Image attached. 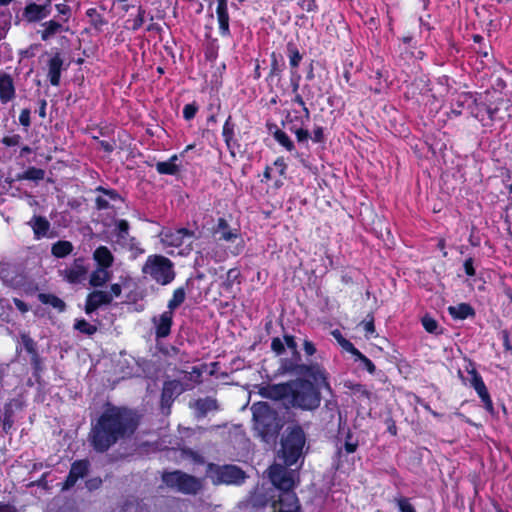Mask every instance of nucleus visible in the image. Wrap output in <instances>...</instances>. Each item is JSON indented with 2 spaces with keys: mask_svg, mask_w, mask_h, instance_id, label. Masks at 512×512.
I'll return each mask as SVG.
<instances>
[{
  "mask_svg": "<svg viewBox=\"0 0 512 512\" xmlns=\"http://www.w3.org/2000/svg\"><path fill=\"white\" fill-rule=\"evenodd\" d=\"M192 234L186 229L168 230L162 233V242L167 246L179 247L185 239H190Z\"/></svg>",
  "mask_w": 512,
  "mask_h": 512,
  "instance_id": "a211bd4d",
  "label": "nucleus"
},
{
  "mask_svg": "<svg viewBox=\"0 0 512 512\" xmlns=\"http://www.w3.org/2000/svg\"><path fill=\"white\" fill-rule=\"evenodd\" d=\"M305 435L300 427H293L282 442V457L286 465L291 466L302 456Z\"/></svg>",
  "mask_w": 512,
  "mask_h": 512,
  "instance_id": "39448f33",
  "label": "nucleus"
},
{
  "mask_svg": "<svg viewBox=\"0 0 512 512\" xmlns=\"http://www.w3.org/2000/svg\"><path fill=\"white\" fill-rule=\"evenodd\" d=\"M55 8L58 11V13L62 15H67L70 12V8L66 4H57Z\"/></svg>",
  "mask_w": 512,
  "mask_h": 512,
  "instance_id": "bf43d9fd",
  "label": "nucleus"
},
{
  "mask_svg": "<svg viewBox=\"0 0 512 512\" xmlns=\"http://www.w3.org/2000/svg\"><path fill=\"white\" fill-rule=\"evenodd\" d=\"M163 482L167 486L186 494H194L201 488V483L197 478L180 471L165 473Z\"/></svg>",
  "mask_w": 512,
  "mask_h": 512,
  "instance_id": "0eeeda50",
  "label": "nucleus"
},
{
  "mask_svg": "<svg viewBox=\"0 0 512 512\" xmlns=\"http://www.w3.org/2000/svg\"><path fill=\"white\" fill-rule=\"evenodd\" d=\"M280 369L282 373L308 375L317 385L320 386L322 383L326 390L331 391L330 384L327 381V374L318 364L297 365L291 361H284Z\"/></svg>",
  "mask_w": 512,
  "mask_h": 512,
  "instance_id": "423d86ee",
  "label": "nucleus"
},
{
  "mask_svg": "<svg viewBox=\"0 0 512 512\" xmlns=\"http://www.w3.org/2000/svg\"><path fill=\"white\" fill-rule=\"evenodd\" d=\"M464 269L468 276H474L475 275V269L473 267V260L472 258L467 259L464 262Z\"/></svg>",
  "mask_w": 512,
  "mask_h": 512,
  "instance_id": "6e6d98bb",
  "label": "nucleus"
},
{
  "mask_svg": "<svg viewBox=\"0 0 512 512\" xmlns=\"http://www.w3.org/2000/svg\"><path fill=\"white\" fill-rule=\"evenodd\" d=\"M271 349L277 355H280L285 350V342H283L280 338H274L271 342Z\"/></svg>",
  "mask_w": 512,
  "mask_h": 512,
  "instance_id": "a18cd8bd",
  "label": "nucleus"
},
{
  "mask_svg": "<svg viewBox=\"0 0 512 512\" xmlns=\"http://www.w3.org/2000/svg\"><path fill=\"white\" fill-rule=\"evenodd\" d=\"M73 251V245L70 241L60 240L51 247V253L57 258H63Z\"/></svg>",
  "mask_w": 512,
  "mask_h": 512,
  "instance_id": "7c9ffc66",
  "label": "nucleus"
},
{
  "mask_svg": "<svg viewBox=\"0 0 512 512\" xmlns=\"http://www.w3.org/2000/svg\"><path fill=\"white\" fill-rule=\"evenodd\" d=\"M325 388L305 379H295L285 383L270 385L264 389V395L282 400L285 405L301 410H315L320 406L321 394L319 389Z\"/></svg>",
  "mask_w": 512,
  "mask_h": 512,
  "instance_id": "f03ea898",
  "label": "nucleus"
},
{
  "mask_svg": "<svg viewBox=\"0 0 512 512\" xmlns=\"http://www.w3.org/2000/svg\"><path fill=\"white\" fill-rule=\"evenodd\" d=\"M186 294L183 288H177L172 298L168 302V311L173 312L174 309L179 307L185 300Z\"/></svg>",
  "mask_w": 512,
  "mask_h": 512,
  "instance_id": "72a5a7b5",
  "label": "nucleus"
},
{
  "mask_svg": "<svg viewBox=\"0 0 512 512\" xmlns=\"http://www.w3.org/2000/svg\"><path fill=\"white\" fill-rule=\"evenodd\" d=\"M173 322V312L165 311L158 317L153 318L155 333L158 338H165L169 335Z\"/></svg>",
  "mask_w": 512,
  "mask_h": 512,
  "instance_id": "aec40b11",
  "label": "nucleus"
},
{
  "mask_svg": "<svg viewBox=\"0 0 512 512\" xmlns=\"http://www.w3.org/2000/svg\"><path fill=\"white\" fill-rule=\"evenodd\" d=\"M229 279H235L238 277V272L234 269H230L227 273Z\"/></svg>",
  "mask_w": 512,
  "mask_h": 512,
  "instance_id": "774afa93",
  "label": "nucleus"
},
{
  "mask_svg": "<svg viewBox=\"0 0 512 512\" xmlns=\"http://www.w3.org/2000/svg\"><path fill=\"white\" fill-rule=\"evenodd\" d=\"M0 512H16V509L7 504H0Z\"/></svg>",
  "mask_w": 512,
  "mask_h": 512,
  "instance_id": "e2e57ef3",
  "label": "nucleus"
},
{
  "mask_svg": "<svg viewBox=\"0 0 512 512\" xmlns=\"http://www.w3.org/2000/svg\"><path fill=\"white\" fill-rule=\"evenodd\" d=\"M218 5L216 9L217 20L219 23V30L221 35H229V15L227 10L226 0H217Z\"/></svg>",
  "mask_w": 512,
  "mask_h": 512,
  "instance_id": "b1692460",
  "label": "nucleus"
},
{
  "mask_svg": "<svg viewBox=\"0 0 512 512\" xmlns=\"http://www.w3.org/2000/svg\"><path fill=\"white\" fill-rule=\"evenodd\" d=\"M184 388L178 381H168L164 384L163 390H162V396H161V405L162 408L169 409L172 401L174 398L178 395H180L183 392Z\"/></svg>",
  "mask_w": 512,
  "mask_h": 512,
  "instance_id": "6ab92c4d",
  "label": "nucleus"
},
{
  "mask_svg": "<svg viewBox=\"0 0 512 512\" xmlns=\"http://www.w3.org/2000/svg\"><path fill=\"white\" fill-rule=\"evenodd\" d=\"M332 336L335 338V340L339 343L341 342V340L344 338L343 335L341 334V332L339 330H333L331 332Z\"/></svg>",
  "mask_w": 512,
  "mask_h": 512,
  "instance_id": "69168bd1",
  "label": "nucleus"
},
{
  "mask_svg": "<svg viewBox=\"0 0 512 512\" xmlns=\"http://www.w3.org/2000/svg\"><path fill=\"white\" fill-rule=\"evenodd\" d=\"M136 426L133 413L116 407L108 408L92 429V444L96 450L106 451L120 437L133 433Z\"/></svg>",
  "mask_w": 512,
  "mask_h": 512,
  "instance_id": "f257e3e1",
  "label": "nucleus"
},
{
  "mask_svg": "<svg viewBox=\"0 0 512 512\" xmlns=\"http://www.w3.org/2000/svg\"><path fill=\"white\" fill-rule=\"evenodd\" d=\"M422 325L425 328V330L429 333L436 332V330L438 328V324H437L436 320H434L432 317H429V316H424L422 318Z\"/></svg>",
  "mask_w": 512,
  "mask_h": 512,
  "instance_id": "4c0bfd02",
  "label": "nucleus"
},
{
  "mask_svg": "<svg viewBox=\"0 0 512 512\" xmlns=\"http://www.w3.org/2000/svg\"><path fill=\"white\" fill-rule=\"evenodd\" d=\"M214 234L218 237V240L234 245L231 249V254L239 255L244 250V239L241 237L239 231L236 228L230 227L224 218L218 220Z\"/></svg>",
  "mask_w": 512,
  "mask_h": 512,
  "instance_id": "6e6552de",
  "label": "nucleus"
},
{
  "mask_svg": "<svg viewBox=\"0 0 512 512\" xmlns=\"http://www.w3.org/2000/svg\"><path fill=\"white\" fill-rule=\"evenodd\" d=\"M347 387H349L355 395H359L361 397H366V398L370 397V392L366 389L365 386H363L361 384H351V385H347Z\"/></svg>",
  "mask_w": 512,
  "mask_h": 512,
  "instance_id": "a19ab883",
  "label": "nucleus"
},
{
  "mask_svg": "<svg viewBox=\"0 0 512 512\" xmlns=\"http://www.w3.org/2000/svg\"><path fill=\"white\" fill-rule=\"evenodd\" d=\"M357 445L353 443L346 442L345 450L347 453H353L356 450Z\"/></svg>",
  "mask_w": 512,
  "mask_h": 512,
  "instance_id": "0e129e2a",
  "label": "nucleus"
},
{
  "mask_svg": "<svg viewBox=\"0 0 512 512\" xmlns=\"http://www.w3.org/2000/svg\"><path fill=\"white\" fill-rule=\"evenodd\" d=\"M93 259L97 263V267L110 268L114 262V256L110 249L106 246H99L93 252Z\"/></svg>",
  "mask_w": 512,
  "mask_h": 512,
  "instance_id": "393cba45",
  "label": "nucleus"
},
{
  "mask_svg": "<svg viewBox=\"0 0 512 512\" xmlns=\"http://www.w3.org/2000/svg\"><path fill=\"white\" fill-rule=\"evenodd\" d=\"M269 478L281 492H292L295 485L294 474L284 466L274 464L269 468Z\"/></svg>",
  "mask_w": 512,
  "mask_h": 512,
  "instance_id": "1a4fd4ad",
  "label": "nucleus"
},
{
  "mask_svg": "<svg viewBox=\"0 0 512 512\" xmlns=\"http://www.w3.org/2000/svg\"><path fill=\"white\" fill-rule=\"evenodd\" d=\"M101 485V479L100 478H94L90 479L86 482V486L89 490L97 489Z\"/></svg>",
  "mask_w": 512,
  "mask_h": 512,
  "instance_id": "13d9d810",
  "label": "nucleus"
},
{
  "mask_svg": "<svg viewBox=\"0 0 512 512\" xmlns=\"http://www.w3.org/2000/svg\"><path fill=\"white\" fill-rule=\"evenodd\" d=\"M345 351L351 353L355 357L360 355V351L354 347V345L347 339L343 338L341 342L338 343Z\"/></svg>",
  "mask_w": 512,
  "mask_h": 512,
  "instance_id": "37998d69",
  "label": "nucleus"
},
{
  "mask_svg": "<svg viewBox=\"0 0 512 512\" xmlns=\"http://www.w3.org/2000/svg\"><path fill=\"white\" fill-rule=\"evenodd\" d=\"M15 97V87L12 77L6 73H0V101L7 103Z\"/></svg>",
  "mask_w": 512,
  "mask_h": 512,
  "instance_id": "4be33fe9",
  "label": "nucleus"
},
{
  "mask_svg": "<svg viewBox=\"0 0 512 512\" xmlns=\"http://www.w3.org/2000/svg\"><path fill=\"white\" fill-rule=\"evenodd\" d=\"M42 28L43 29L40 31V33L41 39L43 41L49 40L51 37L63 30L62 24L54 20L44 22L42 24Z\"/></svg>",
  "mask_w": 512,
  "mask_h": 512,
  "instance_id": "c85d7f7f",
  "label": "nucleus"
},
{
  "mask_svg": "<svg viewBox=\"0 0 512 512\" xmlns=\"http://www.w3.org/2000/svg\"><path fill=\"white\" fill-rule=\"evenodd\" d=\"M303 348H304L305 353L309 356H312L316 352V348H315L314 344L309 340L304 341Z\"/></svg>",
  "mask_w": 512,
  "mask_h": 512,
  "instance_id": "4d7b16f0",
  "label": "nucleus"
},
{
  "mask_svg": "<svg viewBox=\"0 0 512 512\" xmlns=\"http://www.w3.org/2000/svg\"><path fill=\"white\" fill-rule=\"evenodd\" d=\"M323 138V129L321 127H317L313 131V139L315 142H320Z\"/></svg>",
  "mask_w": 512,
  "mask_h": 512,
  "instance_id": "052dcab7",
  "label": "nucleus"
},
{
  "mask_svg": "<svg viewBox=\"0 0 512 512\" xmlns=\"http://www.w3.org/2000/svg\"><path fill=\"white\" fill-rule=\"evenodd\" d=\"M112 272L108 268L97 267L89 278V284L93 287H102L112 278Z\"/></svg>",
  "mask_w": 512,
  "mask_h": 512,
  "instance_id": "a878e982",
  "label": "nucleus"
},
{
  "mask_svg": "<svg viewBox=\"0 0 512 512\" xmlns=\"http://www.w3.org/2000/svg\"><path fill=\"white\" fill-rule=\"evenodd\" d=\"M448 312L454 319L459 320H464L469 316L474 315L473 308L467 303H461L456 306H449Z\"/></svg>",
  "mask_w": 512,
  "mask_h": 512,
  "instance_id": "cd10ccee",
  "label": "nucleus"
},
{
  "mask_svg": "<svg viewBox=\"0 0 512 512\" xmlns=\"http://www.w3.org/2000/svg\"><path fill=\"white\" fill-rule=\"evenodd\" d=\"M63 64L64 61L59 53H56L48 61V78L53 86H58L60 83Z\"/></svg>",
  "mask_w": 512,
  "mask_h": 512,
  "instance_id": "412c9836",
  "label": "nucleus"
},
{
  "mask_svg": "<svg viewBox=\"0 0 512 512\" xmlns=\"http://www.w3.org/2000/svg\"><path fill=\"white\" fill-rule=\"evenodd\" d=\"M285 345L292 351L293 355L299 357V353L297 350V344L293 336L286 335L284 336Z\"/></svg>",
  "mask_w": 512,
  "mask_h": 512,
  "instance_id": "49530a36",
  "label": "nucleus"
},
{
  "mask_svg": "<svg viewBox=\"0 0 512 512\" xmlns=\"http://www.w3.org/2000/svg\"><path fill=\"white\" fill-rule=\"evenodd\" d=\"M468 373L471 376L470 385L475 389L478 396L484 403L486 409L492 410V401L482 377L477 373L475 369L469 370Z\"/></svg>",
  "mask_w": 512,
  "mask_h": 512,
  "instance_id": "2eb2a0df",
  "label": "nucleus"
},
{
  "mask_svg": "<svg viewBox=\"0 0 512 512\" xmlns=\"http://www.w3.org/2000/svg\"><path fill=\"white\" fill-rule=\"evenodd\" d=\"M197 112V107L194 104H187L183 108V116L186 120H191L195 117Z\"/></svg>",
  "mask_w": 512,
  "mask_h": 512,
  "instance_id": "de8ad7c7",
  "label": "nucleus"
},
{
  "mask_svg": "<svg viewBox=\"0 0 512 512\" xmlns=\"http://www.w3.org/2000/svg\"><path fill=\"white\" fill-rule=\"evenodd\" d=\"M74 328L86 335H93L97 331L96 326L88 323L84 319L76 320V322L74 324Z\"/></svg>",
  "mask_w": 512,
  "mask_h": 512,
  "instance_id": "f704fd0d",
  "label": "nucleus"
},
{
  "mask_svg": "<svg viewBox=\"0 0 512 512\" xmlns=\"http://www.w3.org/2000/svg\"><path fill=\"white\" fill-rule=\"evenodd\" d=\"M293 101L302 107V110L304 112V118L309 119L310 113H309L308 108L305 106V103H304L302 97L300 95H296Z\"/></svg>",
  "mask_w": 512,
  "mask_h": 512,
  "instance_id": "5fc2aeb1",
  "label": "nucleus"
},
{
  "mask_svg": "<svg viewBox=\"0 0 512 512\" xmlns=\"http://www.w3.org/2000/svg\"><path fill=\"white\" fill-rule=\"evenodd\" d=\"M21 137L18 134L12 135V136H5L2 139V143L5 146H17L20 143Z\"/></svg>",
  "mask_w": 512,
  "mask_h": 512,
  "instance_id": "09e8293b",
  "label": "nucleus"
},
{
  "mask_svg": "<svg viewBox=\"0 0 512 512\" xmlns=\"http://www.w3.org/2000/svg\"><path fill=\"white\" fill-rule=\"evenodd\" d=\"M28 225L32 228L36 240L46 237L50 229L49 221L43 216L34 215Z\"/></svg>",
  "mask_w": 512,
  "mask_h": 512,
  "instance_id": "5701e85b",
  "label": "nucleus"
},
{
  "mask_svg": "<svg viewBox=\"0 0 512 512\" xmlns=\"http://www.w3.org/2000/svg\"><path fill=\"white\" fill-rule=\"evenodd\" d=\"M301 59L302 56L296 48H289V62L291 67L297 68Z\"/></svg>",
  "mask_w": 512,
  "mask_h": 512,
  "instance_id": "ea45409f",
  "label": "nucleus"
},
{
  "mask_svg": "<svg viewBox=\"0 0 512 512\" xmlns=\"http://www.w3.org/2000/svg\"><path fill=\"white\" fill-rule=\"evenodd\" d=\"M274 138L280 145L285 147L288 151L294 150V144L285 132L277 130L274 133Z\"/></svg>",
  "mask_w": 512,
  "mask_h": 512,
  "instance_id": "c9c22d12",
  "label": "nucleus"
},
{
  "mask_svg": "<svg viewBox=\"0 0 512 512\" xmlns=\"http://www.w3.org/2000/svg\"><path fill=\"white\" fill-rule=\"evenodd\" d=\"M45 176L44 170L36 167H29L23 174L18 175L19 180H42Z\"/></svg>",
  "mask_w": 512,
  "mask_h": 512,
  "instance_id": "473e14b6",
  "label": "nucleus"
},
{
  "mask_svg": "<svg viewBox=\"0 0 512 512\" xmlns=\"http://www.w3.org/2000/svg\"><path fill=\"white\" fill-rule=\"evenodd\" d=\"M42 301L46 304H50L54 308H57L59 311L64 310L65 303L58 297L53 295H42Z\"/></svg>",
  "mask_w": 512,
  "mask_h": 512,
  "instance_id": "e433bc0d",
  "label": "nucleus"
},
{
  "mask_svg": "<svg viewBox=\"0 0 512 512\" xmlns=\"http://www.w3.org/2000/svg\"><path fill=\"white\" fill-rule=\"evenodd\" d=\"M360 325L363 327L364 331L366 332L367 337L374 334L375 332V326H374V318L372 316H369L368 319H365L360 323Z\"/></svg>",
  "mask_w": 512,
  "mask_h": 512,
  "instance_id": "79ce46f5",
  "label": "nucleus"
},
{
  "mask_svg": "<svg viewBox=\"0 0 512 512\" xmlns=\"http://www.w3.org/2000/svg\"><path fill=\"white\" fill-rule=\"evenodd\" d=\"M111 303V295L107 291L94 290L86 298L85 312L91 314L103 305Z\"/></svg>",
  "mask_w": 512,
  "mask_h": 512,
  "instance_id": "dca6fc26",
  "label": "nucleus"
},
{
  "mask_svg": "<svg viewBox=\"0 0 512 512\" xmlns=\"http://www.w3.org/2000/svg\"><path fill=\"white\" fill-rule=\"evenodd\" d=\"M108 292V295H111V301L113 300V298L115 297H119L122 293V288H121V285L120 284H112L110 286V291H107Z\"/></svg>",
  "mask_w": 512,
  "mask_h": 512,
  "instance_id": "864d4df0",
  "label": "nucleus"
},
{
  "mask_svg": "<svg viewBox=\"0 0 512 512\" xmlns=\"http://www.w3.org/2000/svg\"><path fill=\"white\" fill-rule=\"evenodd\" d=\"M217 482L225 484H237L244 480V473L233 465H226L216 471Z\"/></svg>",
  "mask_w": 512,
  "mask_h": 512,
  "instance_id": "ddd939ff",
  "label": "nucleus"
},
{
  "mask_svg": "<svg viewBox=\"0 0 512 512\" xmlns=\"http://www.w3.org/2000/svg\"><path fill=\"white\" fill-rule=\"evenodd\" d=\"M142 273L160 285H167L175 278L174 264L165 256L153 254L147 257Z\"/></svg>",
  "mask_w": 512,
  "mask_h": 512,
  "instance_id": "20e7f679",
  "label": "nucleus"
},
{
  "mask_svg": "<svg viewBox=\"0 0 512 512\" xmlns=\"http://www.w3.org/2000/svg\"><path fill=\"white\" fill-rule=\"evenodd\" d=\"M89 468V462L86 460L75 461L70 469L69 475L63 485V489H69L80 479L83 478Z\"/></svg>",
  "mask_w": 512,
  "mask_h": 512,
  "instance_id": "f3484780",
  "label": "nucleus"
},
{
  "mask_svg": "<svg viewBox=\"0 0 512 512\" xmlns=\"http://www.w3.org/2000/svg\"><path fill=\"white\" fill-rule=\"evenodd\" d=\"M270 512H301L299 500L294 492H281L271 504Z\"/></svg>",
  "mask_w": 512,
  "mask_h": 512,
  "instance_id": "9b49d317",
  "label": "nucleus"
},
{
  "mask_svg": "<svg viewBox=\"0 0 512 512\" xmlns=\"http://www.w3.org/2000/svg\"><path fill=\"white\" fill-rule=\"evenodd\" d=\"M357 359H359L360 361H362V363L364 364L365 368L370 372V373H374L375 372V365L373 364V362L368 359L365 355H363L361 352H360V355H357L356 356Z\"/></svg>",
  "mask_w": 512,
  "mask_h": 512,
  "instance_id": "8fccbe9b",
  "label": "nucleus"
},
{
  "mask_svg": "<svg viewBox=\"0 0 512 512\" xmlns=\"http://www.w3.org/2000/svg\"><path fill=\"white\" fill-rule=\"evenodd\" d=\"M178 156L173 155L167 161L157 162L156 170L160 174L166 175H175L179 171V166L177 165Z\"/></svg>",
  "mask_w": 512,
  "mask_h": 512,
  "instance_id": "bb28decb",
  "label": "nucleus"
},
{
  "mask_svg": "<svg viewBox=\"0 0 512 512\" xmlns=\"http://www.w3.org/2000/svg\"><path fill=\"white\" fill-rule=\"evenodd\" d=\"M194 408L198 412L199 416L203 417L210 411L218 409L217 401L213 398L199 399L195 402Z\"/></svg>",
  "mask_w": 512,
  "mask_h": 512,
  "instance_id": "c756f323",
  "label": "nucleus"
},
{
  "mask_svg": "<svg viewBox=\"0 0 512 512\" xmlns=\"http://www.w3.org/2000/svg\"><path fill=\"white\" fill-rule=\"evenodd\" d=\"M24 344L28 351L31 352L33 350V342L31 339L24 337Z\"/></svg>",
  "mask_w": 512,
  "mask_h": 512,
  "instance_id": "338daca9",
  "label": "nucleus"
},
{
  "mask_svg": "<svg viewBox=\"0 0 512 512\" xmlns=\"http://www.w3.org/2000/svg\"><path fill=\"white\" fill-rule=\"evenodd\" d=\"M115 243L133 249L136 247V240L129 235V224L126 220L120 219L115 222Z\"/></svg>",
  "mask_w": 512,
  "mask_h": 512,
  "instance_id": "f8f14e48",
  "label": "nucleus"
},
{
  "mask_svg": "<svg viewBox=\"0 0 512 512\" xmlns=\"http://www.w3.org/2000/svg\"><path fill=\"white\" fill-rule=\"evenodd\" d=\"M19 122L24 127H28L30 125V111L28 109H23L19 115Z\"/></svg>",
  "mask_w": 512,
  "mask_h": 512,
  "instance_id": "3c124183",
  "label": "nucleus"
},
{
  "mask_svg": "<svg viewBox=\"0 0 512 512\" xmlns=\"http://www.w3.org/2000/svg\"><path fill=\"white\" fill-rule=\"evenodd\" d=\"M87 273L88 267L83 258H77L71 265L59 270L60 276L71 284H77L85 280Z\"/></svg>",
  "mask_w": 512,
  "mask_h": 512,
  "instance_id": "9d476101",
  "label": "nucleus"
},
{
  "mask_svg": "<svg viewBox=\"0 0 512 512\" xmlns=\"http://www.w3.org/2000/svg\"><path fill=\"white\" fill-rule=\"evenodd\" d=\"M396 503L400 512H416L407 498H398L396 499Z\"/></svg>",
  "mask_w": 512,
  "mask_h": 512,
  "instance_id": "58836bf2",
  "label": "nucleus"
},
{
  "mask_svg": "<svg viewBox=\"0 0 512 512\" xmlns=\"http://www.w3.org/2000/svg\"><path fill=\"white\" fill-rule=\"evenodd\" d=\"M50 14L49 4L38 5L29 3L23 10L22 17L28 23H35L48 17Z\"/></svg>",
  "mask_w": 512,
  "mask_h": 512,
  "instance_id": "4468645a",
  "label": "nucleus"
},
{
  "mask_svg": "<svg viewBox=\"0 0 512 512\" xmlns=\"http://www.w3.org/2000/svg\"><path fill=\"white\" fill-rule=\"evenodd\" d=\"M14 303H15V306H16V307H17L21 312H26V311H28V307H27V305H26L23 301H21V300H19V299H15V300H14Z\"/></svg>",
  "mask_w": 512,
  "mask_h": 512,
  "instance_id": "680f3d73",
  "label": "nucleus"
},
{
  "mask_svg": "<svg viewBox=\"0 0 512 512\" xmlns=\"http://www.w3.org/2000/svg\"><path fill=\"white\" fill-rule=\"evenodd\" d=\"M345 351L351 353L355 357L360 355V351L354 347V345L347 339L343 338L341 342L338 343Z\"/></svg>",
  "mask_w": 512,
  "mask_h": 512,
  "instance_id": "c03bdc74",
  "label": "nucleus"
},
{
  "mask_svg": "<svg viewBox=\"0 0 512 512\" xmlns=\"http://www.w3.org/2000/svg\"><path fill=\"white\" fill-rule=\"evenodd\" d=\"M222 135L228 149L232 151L236 143L234 141V125L231 123V117H228V119L225 121Z\"/></svg>",
  "mask_w": 512,
  "mask_h": 512,
  "instance_id": "2f4dec72",
  "label": "nucleus"
},
{
  "mask_svg": "<svg viewBox=\"0 0 512 512\" xmlns=\"http://www.w3.org/2000/svg\"><path fill=\"white\" fill-rule=\"evenodd\" d=\"M251 411L258 436L266 443L274 442L281 428L276 412L265 402L254 403Z\"/></svg>",
  "mask_w": 512,
  "mask_h": 512,
  "instance_id": "7ed1b4c3",
  "label": "nucleus"
},
{
  "mask_svg": "<svg viewBox=\"0 0 512 512\" xmlns=\"http://www.w3.org/2000/svg\"><path fill=\"white\" fill-rule=\"evenodd\" d=\"M291 130L294 131L299 142L306 141L309 138V133L307 130H304L302 128H296Z\"/></svg>",
  "mask_w": 512,
  "mask_h": 512,
  "instance_id": "603ef678",
  "label": "nucleus"
}]
</instances>
